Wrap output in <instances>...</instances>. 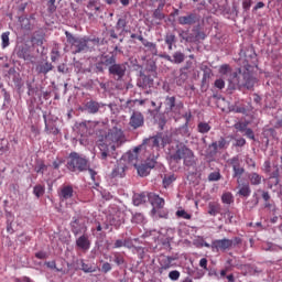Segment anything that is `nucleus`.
Here are the masks:
<instances>
[{
    "label": "nucleus",
    "instance_id": "nucleus-1",
    "mask_svg": "<svg viewBox=\"0 0 282 282\" xmlns=\"http://www.w3.org/2000/svg\"><path fill=\"white\" fill-rule=\"evenodd\" d=\"M252 65L247 64L240 68L238 72L234 73L231 76V83L238 89H253L257 85V78L252 75Z\"/></svg>",
    "mask_w": 282,
    "mask_h": 282
},
{
    "label": "nucleus",
    "instance_id": "nucleus-2",
    "mask_svg": "<svg viewBox=\"0 0 282 282\" xmlns=\"http://www.w3.org/2000/svg\"><path fill=\"white\" fill-rule=\"evenodd\" d=\"M67 44L70 45V50L73 54H83L89 52V44L100 45V39H86V37H76L74 34L68 31L65 32Z\"/></svg>",
    "mask_w": 282,
    "mask_h": 282
},
{
    "label": "nucleus",
    "instance_id": "nucleus-3",
    "mask_svg": "<svg viewBox=\"0 0 282 282\" xmlns=\"http://www.w3.org/2000/svg\"><path fill=\"white\" fill-rule=\"evenodd\" d=\"M173 162H182L184 166H197V158L195 152L186 145H177L176 151L170 156Z\"/></svg>",
    "mask_w": 282,
    "mask_h": 282
},
{
    "label": "nucleus",
    "instance_id": "nucleus-4",
    "mask_svg": "<svg viewBox=\"0 0 282 282\" xmlns=\"http://www.w3.org/2000/svg\"><path fill=\"white\" fill-rule=\"evenodd\" d=\"M67 169L73 173H83V171L89 169V161H87L85 156L78 154V152H72L68 158Z\"/></svg>",
    "mask_w": 282,
    "mask_h": 282
},
{
    "label": "nucleus",
    "instance_id": "nucleus-5",
    "mask_svg": "<svg viewBox=\"0 0 282 282\" xmlns=\"http://www.w3.org/2000/svg\"><path fill=\"white\" fill-rule=\"evenodd\" d=\"M93 68L96 74H105V69H109L116 63V56L101 54L91 58Z\"/></svg>",
    "mask_w": 282,
    "mask_h": 282
},
{
    "label": "nucleus",
    "instance_id": "nucleus-6",
    "mask_svg": "<svg viewBox=\"0 0 282 282\" xmlns=\"http://www.w3.org/2000/svg\"><path fill=\"white\" fill-rule=\"evenodd\" d=\"M105 140L110 144H115V147H121L124 144V132L122 131V128L116 126L110 129L106 134Z\"/></svg>",
    "mask_w": 282,
    "mask_h": 282
},
{
    "label": "nucleus",
    "instance_id": "nucleus-7",
    "mask_svg": "<svg viewBox=\"0 0 282 282\" xmlns=\"http://www.w3.org/2000/svg\"><path fill=\"white\" fill-rule=\"evenodd\" d=\"M227 163L229 164V166H231L234 173H232V177L235 180H237V182H239V180H243V173H246V167H243V160H241V156L236 155L232 156L231 159H229L227 161Z\"/></svg>",
    "mask_w": 282,
    "mask_h": 282
},
{
    "label": "nucleus",
    "instance_id": "nucleus-8",
    "mask_svg": "<svg viewBox=\"0 0 282 282\" xmlns=\"http://www.w3.org/2000/svg\"><path fill=\"white\" fill-rule=\"evenodd\" d=\"M160 154H152L148 156L145 162L139 166H135L140 177H147L149 173H151L152 169H155V164H158V158Z\"/></svg>",
    "mask_w": 282,
    "mask_h": 282
},
{
    "label": "nucleus",
    "instance_id": "nucleus-9",
    "mask_svg": "<svg viewBox=\"0 0 282 282\" xmlns=\"http://www.w3.org/2000/svg\"><path fill=\"white\" fill-rule=\"evenodd\" d=\"M210 248L213 252H226L232 248V239H216L212 241Z\"/></svg>",
    "mask_w": 282,
    "mask_h": 282
},
{
    "label": "nucleus",
    "instance_id": "nucleus-10",
    "mask_svg": "<svg viewBox=\"0 0 282 282\" xmlns=\"http://www.w3.org/2000/svg\"><path fill=\"white\" fill-rule=\"evenodd\" d=\"M69 226L70 231L75 237H78V235H85V232H87V225L80 217H73Z\"/></svg>",
    "mask_w": 282,
    "mask_h": 282
},
{
    "label": "nucleus",
    "instance_id": "nucleus-11",
    "mask_svg": "<svg viewBox=\"0 0 282 282\" xmlns=\"http://www.w3.org/2000/svg\"><path fill=\"white\" fill-rule=\"evenodd\" d=\"M108 72L115 80H122V78H124V75L127 74V65L116 64L115 62L109 66Z\"/></svg>",
    "mask_w": 282,
    "mask_h": 282
},
{
    "label": "nucleus",
    "instance_id": "nucleus-12",
    "mask_svg": "<svg viewBox=\"0 0 282 282\" xmlns=\"http://www.w3.org/2000/svg\"><path fill=\"white\" fill-rule=\"evenodd\" d=\"M118 147L113 143H109L106 140H104L101 143H99V158L100 160H107V158H111L113 155V151H116Z\"/></svg>",
    "mask_w": 282,
    "mask_h": 282
},
{
    "label": "nucleus",
    "instance_id": "nucleus-13",
    "mask_svg": "<svg viewBox=\"0 0 282 282\" xmlns=\"http://www.w3.org/2000/svg\"><path fill=\"white\" fill-rule=\"evenodd\" d=\"M43 120H44V131L47 135H58L61 130L56 128V123L52 119H47V112H43Z\"/></svg>",
    "mask_w": 282,
    "mask_h": 282
},
{
    "label": "nucleus",
    "instance_id": "nucleus-14",
    "mask_svg": "<svg viewBox=\"0 0 282 282\" xmlns=\"http://www.w3.org/2000/svg\"><path fill=\"white\" fill-rule=\"evenodd\" d=\"M129 124L132 129H140V127H144V115L140 111H134L130 117Z\"/></svg>",
    "mask_w": 282,
    "mask_h": 282
},
{
    "label": "nucleus",
    "instance_id": "nucleus-15",
    "mask_svg": "<svg viewBox=\"0 0 282 282\" xmlns=\"http://www.w3.org/2000/svg\"><path fill=\"white\" fill-rule=\"evenodd\" d=\"M173 261L175 259L173 257L163 256L159 259V274H164V271L170 270V268H173Z\"/></svg>",
    "mask_w": 282,
    "mask_h": 282
},
{
    "label": "nucleus",
    "instance_id": "nucleus-16",
    "mask_svg": "<svg viewBox=\"0 0 282 282\" xmlns=\"http://www.w3.org/2000/svg\"><path fill=\"white\" fill-rule=\"evenodd\" d=\"M59 202H67L74 197V187L72 185L62 186L58 192Z\"/></svg>",
    "mask_w": 282,
    "mask_h": 282
},
{
    "label": "nucleus",
    "instance_id": "nucleus-17",
    "mask_svg": "<svg viewBox=\"0 0 282 282\" xmlns=\"http://www.w3.org/2000/svg\"><path fill=\"white\" fill-rule=\"evenodd\" d=\"M180 25H195L199 23V15L197 13H189L178 18Z\"/></svg>",
    "mask_w": 282,
    "mask_h": 282
},
{
    "label": "nucleus",
    "instance_id": "nucleus-18",
    "mask_svg": "<svg viewBox=\"0 0 282 282\" xmlns=\"http://www.w3.org/2000/svg\"><path fill=\"white\" fill-rule=\"evenodd\" d=\"M160 142H162V137L155 135L143 140L141 147H143V149H155L158 151L160 149Z\"/></svg>",
    "mask_w": 282,
    "mask_h": 282
},
{
    "label": "nucleus",
    "instance_id": "nucleus-19",
    "mask_svg": "<svg viewBox=\"0 0 282 282\" xmlns=\"http://www.w3.org/2000/svg\"><path fill=\"white\" fill-rule=\"evenodd\" d=\"M101 107H102V104H100L96 100H89L84 105L82 111H86L87 113L96 115L100 111Z\"/></svg>",
    "mask_w": 282,
    "mask_h": 282
},
{
    "label": "nucleus",
    "instance_id": "nucleus-20",
    "mask_svg": "<svg viewBox=\"0 0 282 282\" xmlns=\"http://www.w3.org/2000/svg\"><path fill=\"white\" fill-rule=\"evenodd\" d=\"M229 145L230 142L221 137L218 142H213L212 144H209L210 155H217V151H219V149H228Z\"/></svg>",
    "mask_w": 282,
    "mask_h": 282
},
{
    "label": "nucleus",
    "instance_id": "nucleus-21",
    "mask_svg": "<svg viewBox=\"0 0 282 282\" xmlns=\"http://www.w3.org/2000/svg\"><path fill=\"white\" fill-rule=\"evenodd\" d=\"M238 184V195L240 197H248L249 195H251L252 189L250 188V183L245 182V180H238L237 181Z\"/></svg>",
    "mask_w": 282,
    "mask_h": 282
},
{
    "label": "nucleus",
    "instance_id": "nucleus-22",
    "mask_svg": "<svg viewBox=\"0 0 282 282\" xmlns=\"http://www.w3.org/2000/svg\"><path fill=\"white\" fill-rule=\"evenodd\" d=\"M76 246L79 250L87 251L91 248V241H89V236L82 235L76 239Z\"/></svg>",
    "mask_w": 282,
    "mask_h": 282
},
{
    "label": "nucleus",
    "instance_id": "nucleus-23",
    "mask_svg": "<svg viewBox=\"0 0 282 282\" xmlns=\"http://www.w3.org/2000/svg\"><path fill=\"white\" fill-rule=\"evenodd\" d=\"M148 199L153 208H164V198L160 197V195L155 193L148 194Z\"/></svg>",
    "mask_w": 282,
    "mask_h": 282
},
{
    "label": "nucleus",
    "instance_id": "nucleus-24",
    "mask_svg": "<svg viewBox=\"0 0 282 282\" xmlns=\"http://www.w3.org/2000/svg\"><path fill=\"white\" fill-rule=\"evenodd\" d=\"M110 224L111 226H115V228H118L121 224H124V213L122 210H117L115 214H112Z\"/></svg>",
    "mask_w": 282,
    "mask_h": 282
},
{
    "label": "nucleus",
    "instance_id": "nucleus-25",
    "mask_svg": "<svg viewBox=\"0 0 282 282\" xmlns=\"http://www.w3.org/2000/svg\"><path fill=\"white\" fill-rule=\"evenodd\" d=\"M143 150H144V145H139L128 154V160L131 164H133V166H138V155H140V153H142Z\"/></svg>",
    "mask_w": 282,
    "mask_h": 282
},
{
    "label": "nucleus",
    "instance_id": "nucleus-26",
    "mask_svg": "<svg viewBox=\"0 0 282 282\" xmlns=\"http://www.w3.org/2000/svg\"><path fill=\"white\" fill-rule=\"evenodd\" d=\"M207 213H208V215H210V217H217V215H219V213H221V205L217 202H210L208 204Z\"/></svg>",
    "mask_w": 282,
    "mask_h": 282
},
{
    "label": "nucleus",
    "instance_id": "nucleus-27",
    "mask_svg": "<svg viewBox=\"0 0 282 282\" xmlns=\"http://www.w3.org/2000/svg\"><path fill=\"white\" fill-rule=\"evenodd\" d=\"M144 46V52L149 56H156L158 55V44L153 42H149V40L143 44Z\"/></svg>",
    "mask_w": 282,
    "mask_h": 282
},
{
    "label": "nucleus",
    "instance_id": "nucleus-28",
    "mask_svg": "<svg viewBox=\"0 0 282 282\" xmlns=\"http://www.w3.org/2000/svg\"><path fill=\"white\" fill-rule=\"evenodd\" d=\"M37 74H50L52 69H54V66L50 62L41 63L36 66Z\"/></svg>",
    "mask_w": 282,
    "mask_h": 282
},
{
    "label": "nucleus",
    "instance_id": "nucleus-29",
    "mask_svg": "<svg viewBox=\"0 0 282 282\" xmlns=\"http://www.w3.org/2000/svg\"><path fill=\"white\" fill-rule=\"evenodd\" d=\"M248 180L251 184V186H259L261 182L263 181V176H261L257 172H252L248 174Z\"/></svg>",
    "mask_w": 282,
    "mask_h": 282
},
{
    "label": "nucleus",
    "instance_id": "nucleus-30",
    "mask_svg": "<svg viewBox=\"0 0 282 282\" xmlns=\"http://www.w3.org/2000/svg\"><path fill=\"white\" fill-rule=\"evenodd\" d=\"M127 167L122 163H118L111 172V177H122Z\"/></svg>",
    "mask_w": 282,
    "mask_h": 282
},
{
    "label": "nucleus",
    "instance_id": "nucleus-31",
    "mask_svg": "<svg viewBox=\"0 0 282 282\" xmlns=\"http://www.w3.org/2000/svg\"><path fill=\"white\" fill-rule=\"evenodd\" d=\"M151 213L154 219H169V213L162 210V208H152Z\"/></svg>",
    "mask_w": 282,
    "mask_h": 282
},
{
    "label": "nucleus",
    "instance_id": "nucleus-32",
    "mask_svg": "<svg viewBox=\"0 0 282 282\" xmlns=\"http://www.w3.org/2000/svg\"><path fill=\"white\" fill-rule=\"evenodd\" d=\"M147 199H149V195L141 193L133 196L134 206H141V204H145Z\"/></svg>",
    "mask_w": 282,
    "mask_h": 282
},
{
    "label": "nucleus",
    "instance_id": "nucleus-33",
    "mask_svg": "<svg viewBox=\"0 0 282 282\" xmlns=\"http://www.w3.org/2000/svg\"><path fill=\"white\" fill-rule=\"evenodd\" d=\"M175 180H177L175 174H165L163 177V187L169 188V186H171Z\"/></svg>",
    "mask_w": 282,
    "mask_h": 282
},
{
    "label": "nucleus",
    "instance_id": "nucleus-34",
    "mask_svg": "<svg viewBox=\"0 0 282 282\" xmlns=\"http://www.w3.org/2000/svg\"><path fill=\"white\" fill-rule=\"evenodd\" d=\"M185 58H186V55H184V53L182 52H175L173 54V63H175L176 65L184 63Z\"/></svg>",
    "mask_w": 282,
    "mask_h": 282
},
{
    "label": "nucleus",
    "instance_id": "nucleus-35",
    "mask_svg": "<svg viewBox=\"0 0 282 282\" xmlns=\"http://www.w3.org/2000/svg\"><path fill=\"white\" fill-rule=\"evenodd\" d=\"M212 127L207 122H199L197 124V131L198 133H208L210 131Z\"/></svg>",
    "mask_w": 282,
    "mask_h": 282
},
{
    "label": "nucleus",
    "instance_id": "nucleus-36",
    "mask_svg": "<svg viewBox=\"0 0 282 282\" xmlns=\"http://www.w3.org/2000/svg\"><path fill=\"white\" fill-rule=\"evenodd\" d=\"M252 197V200L247 202V206L248 208H250V210H252V208H256V206H259V194L253 193Z\"/></svg>",
    "mask_w": 282,
    "mask_h": 282
},
{
    "label": "nucleus",
    "instance_id": "nucleus-37",
    "mask_svg": "<svg viewBox=\"0 0 282 282\" xmlns=\"http://www.w3.org/2000/svg\"><path fill=\"white\" fill-rule=\"evenodd\" d=\"M33 193L35 195V197H43V195H45V186L43 185H35L33 187Z\"/></svg>",
    "mask_w": 282,
    "mask_h": 282
},
{
    "label": "nucleus",
    "instance_id": "nucleus-38",
    "mask_svg": "<svg viewBox=\"0 0 282 282\" xmlns=\"http://www.w3.org/2000/svg\"><path fill=\"white\" fill-rule=\"evenodd\" d=\"M165 43L166 45H175L177 43V37L173 33H166Z\"/></svg>",
    "mask_w": 282,
    "mask_h": 282
},
{
    "label": "nucleus",
    "instance_id": "nucleus-39",
    "mask_svg": "<svg viewBox=\"0 0 282 282\" xmlns=\"http://www.w3.org/2000/svg\"><path fill=\"white\" fill-rule=\"evenodd\" d=\"M2 50H6L10 45V32H4L1 34Z\"/></svg>",
    "mask_w": 282,
    "mask_h": 282
},
{
    "label": "nucleus",
    "instance_id": "nucleus-40",
    "mask_svg": "<svg viewBox=\"0 0 282 282\" xmlns=\"http://www.w3.org/2000/svg\"><path fill=\"white\" fill-rule=\"evenodd\" d=\"M221 202L223 204H232V202H235V198L232 197V193L227 192L223 194Z\"/></svg>",
    "mask_w": 282,
    "mask_h": 282
},
{
    "label": "nucleus",
    "instance_id": "nucleus-41",
    "mask_svg": "<svg viewBox=\"0 0 282 282\" xmlns=\"http://www.w3.org/2000/svg\"><path fill=\"white\" fill-rule=\"evenodd\" d=\"M235 129L238 130L240 133H246L247 129H248V122H237L235 123Z\"/></svg>",
    "mask_w": 282,
    "mask_h": 282
},
{
    "label": "nucleus",
    "instance_id": "nucleus-42",
    "mask_svg": "<svg viewBox=\"0 0 282 282\" xmlns=\"http://www.w3.org/2000/svg\"><path fill=\"white\" fill-rule=\"evenodd\" d=\"M176 217H178L180 219H192L193 216L184 209H178L176 212Z\"/></svg>",
    "mask_w": 282,
    "mask_h": 282
},
{
    "label": "nucleus",
    "instance_id": "nucleus-43",
    "mask_svg": "<svg viewBox=\"0 0 282 282\" xmlns=\"http://www.w3.org/2000/svg\"><path fill=\"white\" fill-rule=\"evenodd\" d=\"M175 97H166L165 105L169 107L170 111H173L175 109Z\"/></svg>",
    "mask_w": 282,
    "mask_h": 282
},
{
    "label": "nucleus",
    "instance_id": "nucleus-44",
    "mask_svg": "<svg viewBox=\"0 0 282 282\" xmlns=\"http://www.w3.org/2000/svg\"><path fill=\"white\" fill-rule=\"evenodd\" d=\"M61 58V52L58 51L57 47H54L52 51H51V61L53 63H56V61Z\"/></svg>",
    "mask_w": 282,
    "mask_h": 282
},
{
    "label": "nucleus",
    "instance_id": "nucleus-45",
    "mask_svg": "<svg viewBox=\"0 0 282 282\" xmlns=\"http://www.w3.org/2000/svg\"><path fill=\"white\" fill-rule=\"evenodd\" d=\"M219 74H221L223 76H226L227 74H230V72H232V69L230 68V65L228 64H223L219 67Z\"/></svg>",
    "mask_w": 282,
    "mask_h": 282
},
{
    "label": "nucleus",
    "instance_id": "nucleus-46",
    "mask_svg": "<svg viewBox=\"0 0 282 282\" xmlns=\"http://www.w3.org/2000/svg\"><path fill=\"white\" fill-rule=\"evenodd\" d=\"M180 276H182V273L177 270L170 271L169 273V279L171 281H180Z\"/></svg>",
    "mask_w": 282,
    "mask_h": 282
},
{
    "label": "nucleus",
    "instance_id": "nucleus-47",
    "mask_svg": "<svg viewBox=\"0 0 282 282\" xmlns=\"http://www.w3.org/2000/svg\"><path fill=\"white\" fill-rule=\"evenodd\" d=\"M46 6H47V11L51 14H54V12H56V0H48Z\"/></svg>",
    "mask_w": 282,
    "mask_h": 282
},
{
    "label": "nucleus",
    "instance_id": "nucleus-48",
    "mask_svg": "<svg viewBox=\"0 0 282 282\" xmlns=\"http://www.w3.org/2000/svg\"><path fill=\"white\" fill-rule=\"evenodd\" d=\"M208 180L209 182H219V180H221V174L219 172H212L208 175Z\"/></svg>",
    "mask_w": 282,
    "mask_h": 282
},
{
    "label": "nucleus",
    "instance_id": "nucleus-49",
    "mask_svg": "<svg viewBox=\"0 0 282 282\" xmlns=\"http://www.w3.org/2000/svg\"><path fill=\"white\" fill-rule=\"evenodd\" d=\"M199 268H202V270H205L206 272H208V259L206 258H202L198 262Z\"/></svg>",
    "mask_w": 282,
    "mask_h": 282
},
{
    "label": "nucleus",
    "instance_id": "nucleus-50",
    "mask_svg": "<svg viewBox=\"0 0 282 282\" xmlns=\"http://www.w3.org/2000/svg\"><path fill=\"white\" fill-rule=\"evenodd\" d=\"M89 124V122H87V121H84V122H80L79 124H78V129H79V133H82V135L83 134H85V133H87V126Z\"/></svg>",
    "mask_w": 282,
    "mask_h": 282
},
{
    "label": "nucleus",
    "instance_id": "nucleus-51",
    "mask_svg": "<svg viewBox=\"0 0 282 282\" xmlns=\"http://www.w3.org/2000/svg\"><path fill=\"white\" fill-rule=\"evenodd\" d=\"M139 259H144V247H133Z\"/></svg>",
    "mask_w": 282,
    "mask_h": 282
},
{
    "label": "nucleus",
    "instance_id": "nucleus-52",
    "mask_svg": "<svg viewBox=\"0 0 282 282\" xmlns=\"http://www.w3.org/2000/svg\"><path fill=\"white\" fill-rule=\"evenodd\" d=\"M214 85L217 89H224V87H226V82H224L221 78L216 79Z\"/></svg>",
    "mask_w": 282,
    "mask_h": 282
},
{
    "label": "nucleus",
    "instance_id": "nucleus-53",
    "mask_svg": "<svg viewBox=\"0 0 282 282\" xmlns=\"http://www.w3.org/2000/svg\"><path fill=\"white\" fill-rule=\"evenodd\" d=\"M118 30H124L127 28V20L120 18L117 22Z\"/></svg>",
    "mask_w": 282,
    "mask_h": 282
},
{
    "label": "nucleus",
    "instance_id": "nucleus-54",
    "mask_svg": "<svg viewBox=\"0 0 282 282\" xmlns=\"http://www.w3.org/2000/svg\"><path fill=\"white\" fill-rule=\"evenodd\" d=\"M164 14L162 13V11L155 9L153 12V18L158 19L159 21H162L164 19Z\"/></svg>",
    "mask_w": 282,
    "mask_h": 282
},
{
    "label": "nucleus",
    "instance_id": "nucleus-55",
    "mask_svg": "<svg viewBox=\"0 0 282 282\" xmlns=\"http://www.w3.org/2000/svg\"><path fill=\"white\" fill-rule=\"evenodd\" d=\"M258 193H261L262 199L264 202H270V193L269 192H265V191H262V189H258Z\"/></svg>",
    "mask_w": 282,
    "mask_h": 282
},
{
    "label": "nucleus",
    "instance_id": "nucleus-56",
    "mask_svg": "<svg viewBox=\"0 0 282 282\" xmlns=\"http://www.w3.org/2000/svg\"><path fill=\"white\" fill-rule=\"evenodd\" d=\"M115 263H117V265H122V263H124V258L121 254H116L115 256Z\"/></svg>",
    "mask_w": 282,
    "mask_h": 282
},
{
    "label": "nucleus",
    "instance_id": "nucleus-57",
    "mask_svg": "<svg viewBox=\"0 0 282 282\" xmlns=\"http://www.w3.org/2000/svg\"><path fill=\"white\" fill-rule=\"evenodd\" d=\"M101 271L107 274V272H111V264L109 262H105L102 265H101Z\"/></svg>",
    "mask_w": 282,
    "mask_h": 282
},
{
    "label": "nucleus",
    "instance_id": "nucleus-58",
    "mask_svg": "<svg viewBox=\"0 0 282 282\" xmlns=\"http://www.w3.org/2000/svg\"><path fill=\"white\" fill-rule=\"evenodd\" d=\"M245 135L249 138V140H254V131L252 129L247 128V131H245Z\"/></svg>",
    "mask_w": 282,
    "mask_h": 282
},
{
    "label": "nucleus",
    "instance_id": "nucleus-59",
    "mask_svg": "<svg viewBox=\"0 0 282 282\" xmlns=\"http://www.w3.org/2000/svg\"><path fill=\"white\" fill-rule=\"evenodd\" d=\"M271 169H272V164L270 163V161H265L263 163V171H264V173H270Z\"/></svg>",
    "mask_w": 282,
    "mask_h": 282
},
{
    "label": "nucleus",
    "instance_id": "nucleus-60",
    "mask_svg": "<svg viewBox=\"0 0 282 282\" xmlns=\"http://www.w3.org/2000/svg\"><path fill=\"white\" fill-rule=\"evenodd\" d=\"M196 41H204L206 39V33L198 31L195 36Z\"/></svg>",
    "mask_w": 282,
    "mask_h": 282
},
{
    "label": "nucleus",
    "instance_id": "nucleus-61",
    "mask_svg": "<svg viewBox=\"0 0 282 282\" xmlns=\"http://www.w3.org/2000/svg\"><path fill=\"white\" fill-rule=\"evenodd\" d=\"M235 147H246V139L243 138L237 139Z\"/></svg>",
    "mask_w": 282,
    "mask_h": 282
},
{
    "label": "nucleus",
    "instance_id": "nucleus-62",
    "mask_svg": "<svg viewBox=\"0 0 282 282\" xmlns=\"http://www.w3.org/2000/svg\"><path fill=\"white\" fill-rule=\"evenodd\" d=\"M36 259H47V253L45 251H39L35 253Z\"/></svg>",
    "mask_w": 282,
    "mask_h": 282
},
{
    "label": "nucleus",
    "instance_id": "nucleus-63",
    "mask_svg": "<svg viewBox=\"0 0 282 282\" xmlns=\"http://www.w3.org/2000/svg\"><path fill=\"white\" fill-rule=\"evenodd\" d=\"M45 265L50 268V270H56V261L45 262Z\"/></svg>",
    "mask_w": 282,
    "mask_h": 282
},
{
    "label": "nucleus",
    "instance_id": "nucleus-64",
    "mask_svg": "<svg viewBox=\"0 0 282 282\" xmlns=\"http://www.w3.org/2000/svg\"><path fill=\"white\" fill-rule=\"evenodd\" d=\"M124 246V240L118 239L115 242L113 248H122Z\"/></svg>",
    "mask_w": 282,
    "mask_h": 282
}]
</instances>
